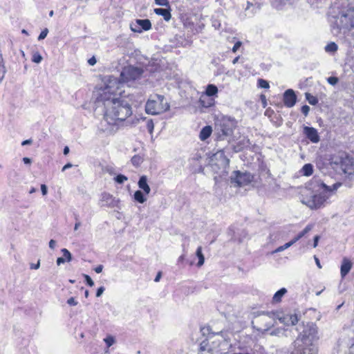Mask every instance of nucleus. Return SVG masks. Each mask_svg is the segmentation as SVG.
<instances>
[{
  "label": "nucleus",
  "mask_w": 354,
  "mask_h": 354,
  "mask_svg": "<svg viewBox=\"0 0 354 354\" xmlns=\"http://www.w3.org/2000/svg\"><path fill=\"white\" fill-rule=\"evenodd\" d=\"M236 127V121L234 118L224 117L220 121L218 125V138L224 140L225 138L230 137Z\"/></svg>",
  "instance_id": "obj_7"
},
{
  "label": "nucleus",
  "mask_w": 354,
  "mask_h": 354,
  "mask_svg": "<svg viewBox=\"0 0 354 354\" xmlns=\"http://www.w3.org/2000/svg\"><path fill=\"white\" fill-rule=\"evenodd\" d=\"M133 197L134 199L140 203H144L147 201V198L144 196L143 192L140 190L136 191Z\"/></svg>",
  "instance_id": "obj_28"
},
{
  "label": "nucleus",
  "mask_w": 354,
  "mask_h": 354,
  "mask_svg": "<svg viewBox=\"0 0 354 354\" xmlns=\"http://www.w3.org/2000/svg\"><path fill=\"white\" fill-rule=\"evenodd\" d=\"M293 245L292 242L290 241L286 243H285L283 245H281V246H279V248H277L274 252H282L284 250L290 248V246H292Z\"/></svg>",
  "instance_id": "obj_35"
},
{
  "label": "nucleus",
  "mask_w": 354,
  "mask_h": 354,
  "mask_svg": "<svg viewBox=\"0 0 354 354\" xmlns=\"http://www.w3.org/2000/svg\"><path fill=\"white\" fill-rule=\"evenodd\" d=\"M351 12H352L353 13V16L351 19V23L352 24H351V29H352V28H354V8H351Z\"/></svg>",
  "instance_id": "obj_58"
},
{
  "label": "nucleus",
  "mask_w": 354,
  "mask_h": 354,
  "mask_svg": "<svg viewBox=\"0 0 354 354\" xmlns=\"http://www.w3.org/2000/svg\"><path fill=\"white\" fill-rule=\"evenodd\" d=\"M212 132V129L210 126L204 127L200 132V135H199L200 139L203 141L205 140L211 136Z\"/></svg>",
  "instance_id": "obj_21"
},
{
  "label": "nucleus",
  "mask_w": 354,
  "mask_h": 354,
  "mask_svg": "<svg viewBox=\"0 0 354 354\" xmlns=\"http://www.w3.org/2000/svg\"><path fill=\"white\" fill-rule=\"evenodd\" d=\"M319 339L318 328L315 324L308 323L300 334L299 337L294 342L295 346H301V343L307 344L313 343V342Z\"/></svg>",
  "instance_id": "obj_6"
},
{
  "label": "nucleus",
  "mask_w": 354,
  "mask_h": 354,
  "mask_svg": "<svg viewBox=\"0 0 354 354\" xmlns=\"http://www.w3.org/2000/svg\"><path fill=\"white\" fill-rule=\"evenodd\" d=\"M270 315L285 326L295 325L299 321L297 315L284 314L279 311H275L274 313H270Z\"/></svg>",
  "instance_id": "obj_10"
},
{
  "label": "nucleus",
  "mask_w": 354,
  "mask_h": 354,
  "mask_svg": "<svg viewBox=\"0 0 354 354\" xmlns=\"http://www.w3.org/2000/svg\"><path fill=\"white\" fill-rule=\"evenodd\" d=\"M97 61L95 57H92L88 60V63L91 66H94L96 64Z\"/></svg>",
  "instance_id": "obj_50"
},
{
  "label": "nucleus",
  "mask_w": 354,
  "mask_h": 354,
  "mask_svg": "<svg viewBox=\"0 0 354 354\" xmlns=\"http://www.w3.org/2000/svg\"><path fill=\"white\" fill-rule=\"evenodd\" d=\"M313 183L317 185L318 191H321V192L301 200V203L311 209H317L324 207L330 196L342 186L341 183H336L332 186H328L321 180L315 178L313 179Z\"/></svg>",
  "instance_id": "obj_2"
},
{
  "label": "nucleus",
  "mask_w": 354,
  "mask_h": 354,
  "mask_svg": "<svg viewBox=\"0 0 354 354\" xmlns=\"http://www.w3.org/2000/svg\"><path fill=\"white\" fill-rule=\"evenodd\" d=\"M48 33V28H45L44 29L41 33L39 34V37H38V40H42L44 39H45L47 36Z\"/></svg>",
  "instance_id": "obj_41"
},
{
  "label": "nucleus",
  "mask_w": 354,
  "mask_h": 354,
  "mask_svg": "<svg viewBox=\"0 0 354 354\" xmlns=\"http://www.w3.org/2000/svg\"><path fill=\"white\" fill-rule=\"evenodd\" d=\"M287 332H288V329H286L284 328L278 327V328L273 329L270 333V335L272 336H277V337H282V336L287 337L288 336Z\"/></svg>",
  "instance_id": "obj_23"
},
{
  "label": "nucleus",
  "mask_w": 354,
  "mask_h": 354,
  "mask_svg": "<svg viewBox=\"0 0 354 354\" xmlns=\"http://www.w3.org/2000/svg\"><path fill=\"white\" fill-rule=\"evenodd\" d=\"M61 252L63 254V257L65 259V260L67 262H70L72 260V254L68 251V250H67L66 248H63V249H62Z\"/></svg>",
  "instance_id": "obj_32"
},
{
  "label": "nucleus",
  "mask_w": 354,
  "mask_h": 354,
  "mask_svg": "<svg viewBox=\"0 0 354 354\" xmlns=\"http://www.w3.org/2000/svg\"><path fill=\"white\" fill-rule=\"evenodd\" d=\"M310 111V107L308 105H304L301 107V112L305 116H307Z\"/></svg>",
  "instance_id": "obj_46"
},
{
  "label": "nucleus",
  "mask_w": 354,
  "mask_h": 354,
  "mask_svg": "<svg viewBox=\"0 0 354 354\" xmlns=\"http://www.w3.org/2000/svg\"><path fill=\"white\" fill-rule=\"evenodd\" d=\"M302 174L305 176H310L313 173V166L310 164H305L301 170Z\"/></svg>",
  "instance_id": "obj_27"
},
{
  "label": "nucleus",
  "mask_w": 354,
  "mask_h": 354,
  "mask_svg": "<svg viewBox=\"0 0 354 354\" xmlns=\"http://www.w3.org/2000/svg\"><path fill=\"white\" fill-rule=\"evenodd\" d=\"M142 70L137 67H129L122 72V77H127L128 80H136L138 79L142 74Z\"/></svg>",
  "instance_id": "obj_12"
},
{
  "label": "nucleus",
  "mask_w": 354,
  "mask_h": 354,
  "mask_svg": "<svg viewBox=\"0 0 354 354\" xmlns=\"http://www.w3.org/2000/svg\"><path fill=\"white\" fill-rule=\"evenodd\" d=\"M253 180V176L250 172L234 171L231 176V183L236 186L243 187L250 184Z\"/></svg>",
  "instance_id": "obj_8"
},
{
  "label": "nucleus",
  "mask_w": 354,
  "mask_h": 354,
  "mask_svg": "<svg viewBox=\"0 0 354 354\" xmlns=\"http://www.w3.org/2000/svg\"><path fill=\"white\" fill-rule=\"evenodd\" d=\"M155 3L161 6H169V1L168 0H155Z\"/></svg>",
  "instance_id": "obj_44"
},
{
  "label": "nucleus",
  "mask_w": 354,
  "mask_h": 354,
  "mask_svg": "<svg viewBox=\"0 0 354 354\" xmlns=\"http://www.w3.org/2000/svg\"><path fill=\"white\" fill-rule=\"evenodd\" d=\"M102 270H103V266L102 265H99V266H97V267H95L94 268V270H95V272L96 273L102 272Z\"/></svg>",
  "instance_id": "obj_53"
},
{
  "label": "nucleus",
  "mask_w": 354,
  "mask_h": 354,
  "mask_svg": "<svg viewBox=\"0 0 354 354\" xmlns=\"http://www.w3.org/2000/svg\"><path fill=\"white\" fill-rule=\"evenodd\" d=\"M297 101V96L292 89H288L283 93V103L286 107H292Z\"/></svg>",
  "instance_id": "obj_14"
},
{
  "label": "nucleus",
  "mask_w": 354,
  "mask_h": 354,
  "mask_svg": "<svg viewBox=\"0 0 354 354\" xmlns=\"http://www.w3.org/2000/svg\"><path fill=\"white\" fill-rule=\"evenodd\" d=\"M340 167L344 174L352 175L354 174V158L347 155L342 158Z\"/></svg>",
  "instance_id": "obj_11"
},
{
  "label": "nucleus",
  "mask_w": 354,
  "mask_h": 354,
  "mask_svg": "<svg viewBox=\"0 0 354 354\" xmlns=\"http://www.w3.org/2000/svg\"><path fill=\"white\" fill-rule=\"evenodd\" d=\"M337 48V45L335 42H330L325 46V50L327 53H335Z\"/></svg>",
  "instance_id": "obj_30"
},
{
  "label": "nucleus",
  "mask_w": 354,
  "mask_h": 354,
  "mask_svg": "<svg viewBox=\"0 0 354 354\" xmlns=\"http://www.w3.org/2000/svg\"><path fill=\"white\" fill-rule=\"evenodd\" d=\"M258 86L263 88H268L270 87L268 82L263 79L258 80Z\"/></svg>",
  "instance_id": "obj_37"
},
{
  "label": "nucleus",
  "mask_w": 354,
  "mask_h": 354,
  "mask_svg": "<svg viewBox=\"0 0 354 354\" xmlns=\"http://www.w3.org/2000/svg\"><path fill=\"white\" fill-rule=\"evenodd\" d=\"M338 78L336 77H329L327 79L328 82L331 85H335L338 82Z\"/></svg>",
  "instance_id": "obj_43"
},
{
  "label": "nucleus",
  "mask_w": 354,
  "mask_h": 354,
  "mask_svg": "<svg viewBox=\"0 0 354 354\" xmlns=\"http://www.w3.org/2000/svg\"><path fill=\"white\" fill-rule=\"evenodd\" d=\"M73 167V165L70 162L66 164L62 169V171H66V169H69V168H71Z\"/></svg>",
  "instance_id": "obj_56"
},
{
  "label": "nucleus",
  "mask_w": 354,
  "mask_h": 354,
  "mask_svg": "<svg viewBox=\"0 0 354 354\" xmlns=\"http://www.w3.org/2000/svg\"><path fill=\"white\" fill-rule=\"evenodd\" d=\"M212 25H213V26H214L216 29L219 28H220V26H221V24H220L218 21H213V24H212Z\"/></svg>",
  "instance_id": "obj_61"
},
{
  "label": "nucleus",
  "mask_w": 354,
  "mask_h": 354,
  "mask_svg": "<svg viewBox=\"0 0 354 354\" xmlns=\"http://www.w3.org/2000/svg\"><path fill=\"white\" fill-rule=\"evenodd\" d=\"M70 151V149H69V147L66 146L64 148V151H63V153L64 155H67Z\"/></svg>",
  "instance_id": "obj_62"
},
{
  "label": "nucleus",
  "mask_w": 354,
  "mask_h": 354,
  "mask_svg": "<svg viewBox=\"0 0 354 354\" xmlns=\"http://www.w3.org/2000/svg\"><path fill=\"white\" fill-rule=\"evenodd\" d=\"M296 350L295 354H317V347L313 343L303 344L301 343V346H295Z\"/></svg>",
  "instance_id": "obj_13"
},
{
  "label": "nucleus",
  "mask_w": 354,
  "mask_h": 354,
  "mask_svg": "<svg viewBox=\"0 0 354 354\" xmlns=\"http://www.w3.org/2000/svg\"><path fill=\"white\" fill-rule=\"evenodd\" d=\"M218 93V88L214 84H208L205 94L207 96H213L215 95Z\"/></svg>",
  "instance_id": "obj_29"
},
{
  "label": "nucleus",
  "mask_w": 354,
  "mask_h": 354,
  "mask_svg": "<svg viewBox=\"0 0 354 354\" xmlns=\"http://www.w3.org/2000/svg\"><path fill=\"white\" fill-rule=\"evenodd\" d=\"M67 304L70 306H76L78 302L75 299L74 297H71L67 300Z\"/></svg>",
  "instance_id": "obj_47"
},
{
  "label": "nucleus",
  "mask_w": 354,
  "mask_h": 354,
  "mask_svg": "<svg viewBox=\"0 0 354 354\" xmlns=\"http://www.w3.org/2000/svg\"><path fill=\"white\" fill-rule=\"evenodd\" d=\"M147 130L149 132V133L151 134L153 133V129H154L153 122V120L151 119L147 120Z\"/></svg>",
  "instance_id": "obj_39"
},
{
  "label": "nucleus",
  "mask_w": 354,
  "mask_h": 354,
  "mask_svg": "<svg viewBox=\"0 0 354 354\" xmlns=\"http://www.w3.org/2000/svg\"><path fill=\"white\" fill-rule=\"evenodd\" d=\"M131 30L134 32H141L142 30L140 28V26L138 25L137 24V19L135 21V22H133L131 24Z\"/></svg>",
  "instance_id": "obj_36"
},
{
  "label": "nucleus",
  "mask_w": 354,
  "mask_h": 354,
  "mask_svg": "<svg viewBox=\"0 0 354 354\" xmlns=\"http://www.w3.org/2000/svg\"><path fill=\"white\" fill-rule=\"evenodd\" d=\"M304 133L313 143H317L320 140L317 130L314 127L305 126L304 127Z\"/></svg>",
  "instance_id": "obj_16"
},
{
  "label": "nucleus",
  "mask_w": 354,
  "mask_h": 354,
  "mask_svg": "<svg viewBox=\"0 0 354 354\" xmlns=\"http://www.w3.org/2000/svg\"><path fill=\"white\" fill-rule=\"evenodd\" d=\"M42 60V56L39 53H35L33 54L32 57V61L35 63L39 64Z\"/></svg>",
  "instance_id": "obj_38"
},
{
  "label": "nucleus",
  "mask_w": 354,
  "mask_h": 354,
  "mask_svg": "<svg viewBox=\"0 0 354 354\" xmlns=\"http://www.w3.org/2000/svg\"><path fill=\"white\" fill-rule=\"evenodd\" d=\"M319 240V236L318 235H317L314 237V243H313L314 248H316L317 246Z\"/></svg>",
  "instance_id": "obj_57"
},
{
  "label": "nucleus",
  "mask_w": 354,
  "mask_h": 354,
  "mask_svg": "<svg viewBox=\"0 0 354 354\" xmlns=\"http://www.w3.org/2000/svg\"><path fill=\"white\" fill-rule=\"evenodd\" d=\"M312 230V225H308L301 232H299L297 236H295L291 241L292 243H295L297 241L301 239L305 234L309 232Z\"/></svg>",
  "instance_id": "obj_25"
},
{
  "label": "nucleus",
  "mask_w": 354,
  "mask_h": 354,
  "mask_svg": "<svg viewBox=\"0 0 354 354\" xmlns=\"http://www.w3.org/2000/svg\"><path fill=\"white\" fill-rule=\"evenodd\" d=\"M32 140L31 139L26 140L22 142L21 145L24 146V145H30V144H32Z\"/></svg>",
  "instance_id": "obj_59"
},
{
  "label": "nucleus",
  "mask_w": 354,
  "mask_h": 354,
  "mask_svg": "<svg viewBox=\"0 0 354 354\" xmlns=\"http://www.w3.org/2000/svg\"><path fill=\"white\" fill-rule=\"evenodd\" d=\"M160 277H161V272H158V273L157 274L156 277H155L154 281H155L156 282L159 281V280H160Z\"/></svg>",
  "instance_id": "obj_63"
},
{
  "label": "nucleus",
  "mask_w": 354,
  "mask_h": 354,
  "mask_svg": "<svg viewBox=\"0 0 354 354\" xmlns=\"http://www.w3.org/2000/svg\"><path fill=\"white\" fill-rule=\"evenodd\" d=\"M170 108L169 104L164 95L155 94L151 96L145 105V111L150 115H159Z\"/></svg>",
  "instance_id": "obj_5"
},
{
  "label": "nucleus",
  "mask_w": 354,
  "mask_h": 354,
  "mask_svg": "<svg viewBox=\"0 0 354 354\" xmlns=\"http://www.w3.org/2000/svg\"><path fill=\"white\" fill-rule=\"evenodd\" d=\"M66 261L65 260V259L64 257H58L56 262H57V266H59L62 263H65Z\"/></svg>",
  "instance_id": "obj_54"
},
{
  "label": "nucleus",
  "mask_w": 354,
  "mask_h": 354,
  "mask_svg": "<svg viewBox=\"0 0 354 354\" xmlns=\"http://www.w3.org/2000/svg\"><path fill=\"white\" fill-rule=\"evenodd\" d=\"M305 95L310 104L316 105L318 103V99L315 96L312 95L309 93H306Z\"/></svg>",
  "instance_id": "obj_31"
},
{
  "label": "nucleus",
  "mask_w": 354,
  "mask_h": 354,
  "mask_svg": "<svg viewBox=\"0 0 354 354\" xmlns=\"http://www.w3.org/2000/svg\"><path fill=\"white\" fill-rule=\"evenodd\" d=\"M275 312H267L264 315L260 317L258 322L261 324V327L257 328L259 331H268L272 327L277 324V319L272 317L270 313H274Z\"/></svg>",
  "instance_id": "obj_9"
},
{
  "label": "nucleus",
  "mask_w": 354,
  "mask_h": 354,
  "mask_svg": "<svg viewBox=\"0 0 354 354\" xmlns=\"http://www.w3.org/2000/svg\"><path fill=\"white\" fill-rule=\"evenodd\" d=\"M114 180L118 184H123L128 178L123 174H118L115 177Z\"/></svg>",
  "instance_id": "obj_33"
},
{
  "label": "nucleus",
  "mask_w": 354,
  "mask_h": 354,
  "mask_svg": "<svg viewBox=\"0 0 354 354\" xmlns=\"http://www.w3.org/2000/svg\"><path fill=\"white\" fill-rule=\"evenodd\" d=\"M131 162L133 165L138 166L142 162V158L138 156H134L131 158Z\"/></svg>",
  "instance_id": "obj_40"
},
{
  "label": "nucleus",
  "mask_w": 354,
  "mask_h": 354,
  "mask_svg": "<svg viewBox=\"0 0 354 354\" xmlns=\"http://www.w3.org/2000/svg\"><path fill=\"white\" fill-rule=\"evenodd\" d=\"M120 82L113 76H109L102 92L97 97V108L104 111V119L109 124L124 121L132 115L131 100L129 97H116L114 93L119 88Z\"/></svg>",
  "instance_id": "obj_1"
},
{
  "label": "nucleus",
  "mask_w": 354,
  "mask_h": 354,
  "mask_svg": "<svg viewBox=\"0 0 354 354\" xmlns=\"http://www.w3.org/2000/svg\"><path fill=\"white\" fill-rule=\"evenodd\" d=\"M353 267V263L347 258H344L340 267V274L342 278L345 277Z\"/></svg>",
  "instance_id": "obj_17"
},
{
  "label": "nucleus",
  "mask_w": 354,
  "mask_h": 354,
  "mask_svg": "<svg viewBox=\"0 0 354 354\" xmlns=\"http://www.w3.org/2000/svg\"><path fill=\"white\" fill-rule=\"evenodd\" d=\"M39 266H40V261H38V262L36 264H34V263L30 264V269L37 270L39 268Z\"/></svg>",
  "instance_id": "obj_55"
},
{
  "label": "nucleus",
  "mask_w": 354,
  "mask_h": 354,
  "mask_svg": "<svg viewBox=\"0 0 354 354\" xmlns=\"http://www.w3.org/2000/svg\"><path fill=\"white\" fill-rule=\"evenodd\" d=\"M214 159L219 160V165L223 167H226L230 163V160L225 156V153L223 150L218 151L214 154L212 161Z\"/></svg>",
  "instance_id": "obj_18"
},
{
  "label": "nucleus",
  "mask_w": 354,
  "mask_h": 354,
  "mask_svg": "<svg viewBox=\"0 0 354 354\" xmlns=\"http://www.w3.org/2000/svg\"><path fill=\"white\" fill-rule=\"evenodd\" d=\"M241 45H242V42L241 41H236L234 44V46H233V48L232 49V52L233 53H236L238 50V49L241 47Z\"/></svg>",
  "instance_id": "obj_45"
},
{
  "label": "nucleus",
  "mask_w": 354,
  "mask_h": 354,
  "mask_svg": "<svg viewBox=\"0 0 354 354\" xmlns=\"http://www.w3.org/2000/svg\"><path fill=\"white\" fill-rule=\"evenodd\" d=\"M118 201L109 193H103L100 200V205L102 207H113L117 206Z\"/></svg>",
  "instance_id": "obj_15"
},
{
  "label": "nucleus",
  "mask_w": 354,
  "mask_h": 354,
  "mask_svg": "<svg viewBox=\"0 0 354 354\" xmlns=\"http://www.w3.org/2000/svg\"><path fill=\"white\" fill-rule=\"evenodd\" d=\"M154 12L158 15L162 16L166 21H169L171 19V15L169 10L165 8H155Z\"/></svg>",
  "instance_id": "obj_20"
},
{
  "label": "nucleus",
  "mask_w": 354,
  "mask_h": 354,
  "mask_svg": "<svg viewBox=\"0 0 354 354\" xmlns=\"http://www.w3.org/2000/svg\"><path fill=\"white\" fill-rule=\"evenodd\" d=\"M353 13L351 12V8L346 11L340 12L338 15L333 17L330 20L332 32L337 35L342 32L344 33L351 29V19Z\"/></svg>",
  "instance_id": "obj_4"
},
{
  "label": "nucleus",
  "mask_w": 354,
  "mask_h": 354,
  "mask_svg": "<svg viewBox=\"0 0 354 354\" xmlns=\"http://www.w3.org/2000/svg\"><path fill=\"white\" fill-rule=\"evenodd\" d=\"M138 187L143 190V192L146 194H149L151 192L150 187L149 186L147 183V177L146 176H140L138 183Z\"/></svg>",
  "instance_id": "obj_19"
},
{
  "label": "nucleus",
  "mask_w": 354,
  "mask_h": 354,
  "mask_svg": "<svg viewBox=\"0 0 354 354\" xmlns=\"http://www.w3.org/2000/svg\"><path fill=\"white\" fill-rule=\"evenodd\" d=\"M84 277L88 286L92 287L94 286V282L88 274H84Z\"/></svg>",
  "instance_id": "obj_42"
},
{
  "label": "nucleus",
  "mask_w": 354,
  "mask_h": 354,
  "mask_svg": "<svg viewBox=\"0 0 354 354\" xmlns=\"http://www.w3.org/2000/svg\"><path fill=\"white\" fill-rule=\"evenodd\" d=\"M201 158V156L199 153H196L193 155L192 159L196 161H198Z\"/></svg>",
  "instance_id": "obj_51"
},
{
  "label": "nucleus",
  "mask_w": 354,
  "mask_h": 354,
  "mask_svg": "<svg viewBox=\"0 0 354 354\" xmlns=\"http://www.w3.org/2000/svg\"><path fill=\"white\" fill-rule=\"evenodd\" d=\"M221 333L209 335L200 344L198 354H221L228 346Z\"/></svg>",
  "instance_id": "obj_3"
},
{
  "label": "nucleus",
  "mask_w": 354,
  "mask_h": 354,
  "mask_svg": "<svg viewBox=\"0 0 354 354\" xmlns=\"http://www.w3.org/2000/svg\"><path fill=\"white\" fill-rule=\"evenodd\" d=\"M41 193L44 196L46 195L47 194V192H48V188L46 187V185L44 184H42L41 185Z\"/></svg>",
  "instance_id": "obj_49"
},
{
  "label": "nucleus",
  "mask_w": 354,
  "mask_h": 354,
  "mask_svg": "<svg viewBox=\"0 0 354 354\" xmlns=\"http://www.w3.org/2000/svg\"><path fill=\"white\" fill-rule=\"evenodd\" d=\"M196 256L198 259V261L197 263V266L201 267L204 264L205 262V257L202 252V247L198 246L196 251Z\"/></svg>",
  "instance_id": "obj_26"
},
{
  "label": "nucleus",
  "mask_w": 354,
  "mask_h": 354,
  "mask_svg": "<svg viewBox=\"0 0 354 354\" xmlns=\"http://www.w3.org/2000/svg\"><path fill=\"white\" fill-rule=\"evenodd\" d=\"M287 290L285 288H282L277 291L272 297V301L274 303H279L281 301V298L286 294Z\"/></svg>",
  "instance_id": "obj_22"
},
{
  "label": "nucleus",
  "mask_w": 354,
  "mask_h": 354,
  "mask_svg": "<svg viewBox=\"0 0 354 354\" xmlns=\"http://www.w3.org/2000/svg\"><path fill=\"white\" fill-rule=\"evenodd\" d=\"M80 225L81 223L80 221L76 222V223L75 224L74 230H77Z\"/></svg>",
  "instance_id": "obj_64"
},
{
  "label": "nucleus",
  "mask_w": 354,
  "mask_h": 354,
  "mask_svg": "<svg viewBox=\"0 0 354 354\" xmlns=\"http://www.w3.org/2000/svg\"><path fill=\"white\" fill-rule=\"evenodd\" d=\"M23 162H24V164L30 165L32 161L30 158L25 157L23 158Z\"/></svg>",
  "instance_id": "obj_60"
},
{
  "label": "nucleus",
  "mask_w": 354,
  "mask_h": 354,
  "mask_svg": "<svg viewBox=\"0 0 354 354\" xmlns=\"http://www.w3.org/2000/svg\"><path fill=\"white\" fill-rule=\"evenodd\" d=\"M104 341L105 342L108 348L111 346L115 342V339L112 335H108L106 338L104 339Z\"/></svg>",
  "instance_id": "obj_34"
},
{
  "label": "nucleus",
  "mask_w": 354,
  "mask_h": 354,
  "mask_svg": "<svg viewBox=\"0 0 354 354\" xmlns=\"http://www.w3.org/2000/svg\"><path fill=\"white\" fill-rule=\"evenodd\" d=\"M137 24L142 30H149L151 28V23L149 19H137Z\"/></svg>",
  "instance_id": "obj_24"
},
{
  "label": "nucleus",
  "mask_w": 354,
  "mask_h": 354,
  "mask_svg": "<svg viewBox=\"0 0 354 354\" xmlns=\"http://www.w3.org/2000/svg\"><path fill=\"white\" fill-rule=\"evenodd\" d=\"M56 246V241L53 239H51L49 241V248L52 250H53Z\"/></svg>",
  "instance_id": "obj_52"
},
{
  "label": "nucleus",
  "mask_w": 354,
  "mask_h": 354,
  "mask_svg": "<svg viewBox=\"0 0 354 354\" xmlns=\"http://www.w3.org/2000/svg\"><path fill=\"white\" fill-rule=\"evenodd\" d=\"M104 290H105V288L104 286H101V287L98 288L97 290V292H96V297H100L103 294Z\"/></svg>",
  "instance_id": "obj_48"
}]
</instances>
